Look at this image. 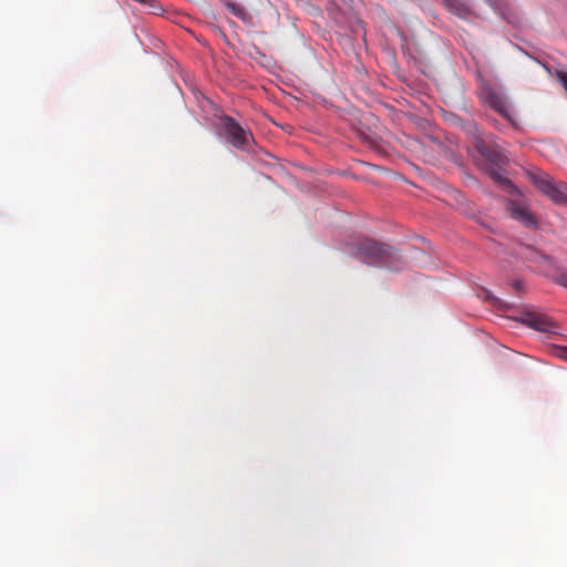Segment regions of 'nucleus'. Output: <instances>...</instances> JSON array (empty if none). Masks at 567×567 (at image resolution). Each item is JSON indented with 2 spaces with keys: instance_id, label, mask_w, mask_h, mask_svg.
Wrapping results in <instances>:
<instances>
[{
  "instance_id": "6e6552de",
  "label": "nucleus",
  "mask_w": 567,
  "mask_h": 567,
  "mask_svg": "<svg viewBox=\"0 0 567 567\" xmlns=\"http://www.w3.org/2000/svg\"><path fill=\"white\" fill-rule=\"evenodd\" d=\"M557 280L561 286L567 288V272H561Z\"/></svg>"
},
{
  "instance_id": "f03ea898",
  "label": "nucleus",
  "mask_w": 567,
  "mask_h": 567,
  "mask_svg": "<svg viewBox=\"0 0 567 567\" xmlns=\"http://www.w3.org/2000/svg\"><path fill=\"white\" fill-rule=\"evenodd\" d=\"M221 125L225 132L226 140L235 147L245 145V131L233 118L226 116L221 120Z\"/></svg>"
},
{
  "instance_id": "7ed1b4c3",
  "label": "nucleus",
  "mask_w": 567,
  "mask_h": 567,
  "mask_svg": "<svg viewBox=\"0 0 567 567\" xmlns=\"http://www.w3.org/2000/svg\"><path fill=\"white\" fill-rule=\"evenodd\" d=\"M512 215H513V217H515L516 219L523 221L526 225L534 224V219H533L532 214L524 206H513Z\"/></svg>"
},
{
  "instance_id": "423d86ee",
  "label": "nucleus",
  "mask_w": 567,
  "mask_h": 567,
  "mask_svg": "<svg viewBox=\"0 0 567 567\" xmlns=\"http://www.w3.org/2000/svg\"><path fill=\"white\" fill-rule=\"evenodd\" d=\"M557 78L560 81V83L563 84V86L565 87V90L567 91V73L559 71V72H557Z\"/></svg>"
},
{
  "instance_id": "0eeeda50",
  "label": "nucleus",
  "mask_w": 567,
  "mask_h": 567,
  "mask_svg": "<svg viewBox=\"0 0 567 567\" xmlns=\"http://www.w3.org/2000/svg\"><path fill=\"white\" fill-rule=\"evenodd\" d=\"M556 354L563 360L567 361V347H560L556 349Z\"/></svg>"
},
{
  "instance_id": "39448f33",
  "label": "nucleus",
  "mask_w": 567,
  "mask_h": 567,
  "mask_svg": "<svg viewBox=\"0 0 567 567\" xmlns=\"http://www.w3.org/2000/svg\"><path fill=\"white\" fill-rule=\"evenodd\" d=\"M529 324L540 331H548V324L542 321L540 319H533Z\"/></svg>"
},
{
  "instance_id": "f257e3e1",
  "label": "nucleus",
  "mask_w": 567,
  "mask_h": 567,
  "mask_svg": "<svg viewBox=\"0 0 567 567\" xmlns=\"http://www.w3.org/2000/svg\"><path fill=\"white\" fill-rule=\"evenodd\" d=\"M532 178L538 189L547 195L551 200L558 204L567 203V185L553 184V182L544 174L532 175Z\"/></svg>"
},
{
  "instance_id": "20e7f679",
  "label": "nucleus",
  "mask_w": 567,
  "mask_h": 567,
  "mask_svg": "<svg viewBox=\"0 0 567 567\" xmlns=\"http://www.w3.org/2000/svg\"><path fill=\"white\" fill-rule=\"evenodd\" d=\"M226 6H227V8L229 9V11L233 14H235L236 17L241 19L243 21H246V12H245L244 8H241L240 6L236 4L235 2H227Z\"/></svg>"
}]
</instances>
